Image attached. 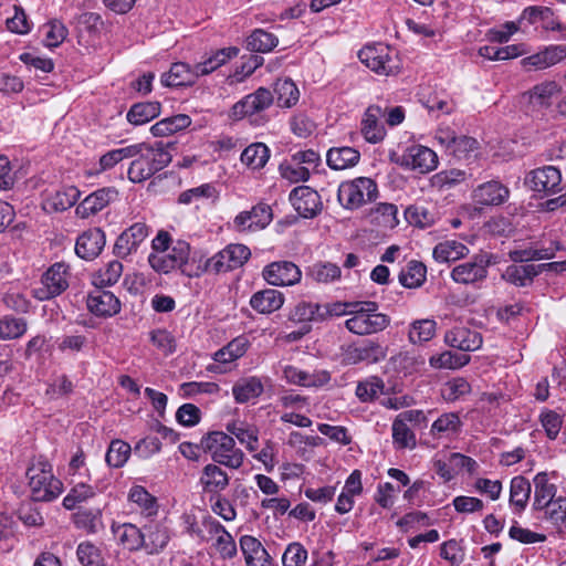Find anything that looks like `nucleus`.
Masks as SVG:
<instances>
[{"label": "nucleus", "mask_w": 566, "mask_h": 566, "mask_svg": "<svg viewBox=\"0 0 566 566\" xmlns=\"http://www.w3.org/2000/svg\"><path fill=\"white\" fill-rule=\"evenodd\" d=\"M427 277L426 265L417 260H411L401 269L398 280L399 283L407 289L420 287Z\"/></svg>", "instance_id": "c03bdc74"}, {"label": "nucleus", "mask_w": 566, "mask_h": 566, "mask_svg": "<svg viewBox=\"0 0 566 566\" xmlns=\"http://www.w3.org/2000/svg\"><path fill=\"white\" fill-rule=\"evenodd\" d=\"M201 448L211 453L216 463L238 469L243 463V452L235 448L234 439L221 431H212L201 438Z\"/></svg>", "instance_id": "423d86ee"}, {"label": "nucleus", "mask_w": 566, "mask_h": 566, "mask_svg": "<svg viewBox=\"0 0 566 566\" xmlns=\"http://www.w3.org/2000/svg\"><path fill=\"white\" fill-rule=\"evenodd\" d=\"M283 374L287 382L304 387L323 386L331 379L328 373L326 371H322L319 374H310L294 366H286L283 370Z\"/></svg>", "instance_id": "ea45409f"}, {"label": "nucleus", "mask_w": 566, "mask_h": 566, "mask_svg": "<svg viewBox=\"0 0 566 566\" xmlns=\"http://www.w3.org/2000/svg\"><path fill=\"white\" fill-rule=\"evenodd\" d=\"M360 153L349 146L332 147L326 154V163L333 170H344L358 164Z\"/></svg>", "instance_id": "c9c22d12"}, {"label": "nucleus", "mask_w": 566, "mask_h": 566, "mask_svg": "<svg viewBox=\"0 0 566 566\" xmlns=\"http://www.w3.org/2000/svg\"><path fill=\"white\" fill-rule=\"evenodd\" d=\"M279 171L283 179L293 184L307 181L311 177L310 168L295 164L292 157L280 164Z\"/></svg>", "instance_id": "338daca9"}, {"label": "nucleus", "mask_w": 566, "mask_h": 566, "mask_svg": "<svg viewBox=\"0 0 566 566\" xmlns=\"http://www.w3.org/2000/svg\"><path fill=\"white\" fill-rule=\"evenodd\" d=\"M385 358L381 346L370 339L352 344L343 348L342 360L345 365H357L360 363L373 364Z\"/></svg>", "instance_id": "dca6fc26"}, {"label": "nucleus", "mask_w": 566, "mask_h": 566, "mask_svg": "<svg viewBox=\"0 0 566 566\" xmlns=\"http://www.w3.org/2000/svg\"><path fill=\"white\" fill-rule=\"evenodd\" d=\"M105 243V232L101 228H91L77 237L75 253L83 260L92 261L102 253Z\"/></svg>", "instance_id": "aec40b11"}, {"label": "nucleus", "mask_w": 566, "mask_h": 566, "mask_svg": "<svg viewBox=\"0 0 566 566\" xmlns=\"http://www.w3.org/2000/svg\"><path fill=\"white\" fill-rule=\"evenodd\" d=\"M199 78L196 72V64L189 65L185 62L172 63L169 71L164 73L160 82L167 87L190 86Z\"/></svg>", "instance_id": "c85d7f7f"}, {"label": "nucleus", "mask_w": 566, "mask_h": 566, "mask_svg": "<svg viewBox=\"0 0 566 566\" xmlns=\"http://www.w3.org/2000/svg\"><path fill=\"white\" fill-rule=\"evenodd\" d=\"M128 501L136 505L137 511L145 518L151 520L158 514L159 503L157 497L142 485H133L129 489Z\"/></svg>", "instance_id": "473e14b6"}, {"label": "nucleus", "mask_w": 566, "mask_h": 566, "mask_svg": "<svg viewBox=\"0 0 566 566\" xmlns=\"http://www.w3.org/2000/svg\"><path fill=\"white\" fill-rule=\"evenodd\" d=\"M289 200L295 211L303 218H314L322 211L321 196L307 186L295 187L290 192Z\"/></svg>", "instance_id": "f3484780"}, {"label": "nucleus", "mask_w": 566, "mask_h": 566, "mask_svg": "<svg viewBox=\"0 0 566 566\" xmlns=\"http://www.w3.org/2000/svg\"><path fill=\"white\" fill-rule=\"evenodd\" d=\"M525 185L544 196L555 195L562 190L560 170L554 166L536 168L526 175Z\"/></svg>", "instance_id": "ddd939ff"}, {"label": "nucleus", "mask_w": 566, "mask_h": 566, "mask_svg": "<svg viewBox=\"0 0 566 566\" xmlns=\"http://www.w3.org/2000/svg\"><path fill=\"white\" fill-rule=\"evenodd\" d=\"M539 275L538 264H511L502 273V279L517 287L531 286Z\"/></svg>", "instance_id": "f704fd0d"}, {"label": "nucleus", "mask_w": 566, "mask_h": 566, "mask_svg": "<svg viewBox=\"0 0 566 566\" xmlns=\"http://www.w3.org/2000/svg\"><path fill=\"white\" fill-rule=\"evenodd\" d=\"M398 163L406 169L427 174L434 170L439 161L437 154L432 149L417 144L407 147Z\"/></svg>", "instance_id": "4468645a"}, {"label": "nucleus", "mask_w": 566, "mask_h": 566, "mask_svg": "<svg viewBox=\"0 0 566 566\" xmlns=\"http://www.w3.org/2000/svg\"><path fill=\"white\" fill-rule=\"evenodd\" d=\"M76 558L81 566H107L101 547L90 541L81 542L77 545Z\"/></svg>", "instance_id": "8fccbe9b"}, {"label": "nucleus", "mask_w": 566, "mask_h": 566, "mask_svg": "<svg viewBox=\"0 0 566 566\" xmlns=\"http://www.w3.org/2000/svg\"><path fill=\"white\" fill-rule=\"evenodd\" d=\"M382 117H385V111L379 105L367 107L360 123V132L366 142L378 144L385 138L386 128L381 122Z\"/></svg>", "instance_id": "4be33fe9"}, {"label": "nucleus", "mask_w": 566, "mask_h": 566, "mask_svg": "<svg viewBox=\"0 0 566 566\" xmlns=\"http://www.w3.org/2000/svg\"><path fill=\"white\" fill-rule=\"evenodd\" d=\"M262 276L272 286H293L300 283L302 271L291 261H275L264 266Z\"/></svg>", "instance_id": "2eb2a0df"}, {"label": "nucleus", "mask_w": 566, "mask_h": 566, "mask_svg": "<svg viewBox=\"0 0 566 566\" xmlns=\"http://www.w3.org/2000/svg\"><path fill=\"white\" fill-rule=\"evenodd\" d=\"M96 495V488L85 483H77L63 499L64 509L72 511L78 504L86 503Z\"/></svg>", "instance_id": "13d9d810"}, {"label": "nucleus", "mask_w": 566, "mask_h": 566, "mask_svg": "<svg viewBox=\"0 0 566 566\" xmlns=\"http://www.w3.org/2000/svg\"><path fill=\"white\" fill-rule=\"evenodd\" d=\"M284 294L274 289H264L252 294L250 306L259 314L270 315L284 304Z\"/></svg>", "instance_id": "c756f323"}, {"label": "nucleus", "mask_w": 566, "mask_h": 566, "mask_svg": "<svg viewBox=\"0 0 566 566\" xmlns=\"http://www.w3.org/2000/svg\"><path fill=\"white\" fill-rule=\"evenodd\" d=\"M160 114V103L142 102L134 104L127 112V120L135 125H144Z\"/></svg>", "instance_id": "de8ad7c7"}, {"label": "nucleus", "mask_w": 566, "mask_h": 566, "mask_svg": "<svg viewBox=\"0 0 566 566\" xmlns=\"http://www.w3.org/2000/svg\"><path fill=\"white\" fill-rule=\"evenodd\" d=\"M263 392V384L258 377H248L237 381L232 387V395L238 403H245L258 398Z\"/></svg>", "instance_id": "37998d69"}, {"label": "nucleus", "mask_w": 566, "mask_h": 566, "mask_svg": "<svg viewBox=\"0 0 566 566\" xmlns=\"http://www.w3.org/2000/svg\"><path fill=\"white\" fill-rule=\"evenodd\" d=\"M239 51L237 46L219 49L212 52L202 62L196 63V72H198L199 77L208 75L234 59L239 54Z\"/></svg>", "instance_id": "4c0bfd02"}, {"label": "nucleus", "mask_w": 566, "mask_h": 566, "mask_svg": "<svg viewBox=\"0 0 566 566\" xmlns=\"http://www.w3.org/2000/svg\"><path fill=\"white\" fill-rule=\"evenodd\" d=\"M270 158V149L263 143H253L245 147L240 156L241 163L251 170L262 169Z\"/></svg>", "instance_id": "a18cd8bd"}, {"label": "nucleus", "mask_w": 566, "mask_h": 566, "mask_svg": "<svg viewBox=\"0 0 566 566\" xmlns=\"http://www.w3.org/2000/svg\"><path fill=\"white\" fill-rule=\"evenodd\" d=\"M532 493V485L530 481L517 475L511 480L510 485V505L513 507L515 513H522L530 500Z\"/></svg>", "instance_id": "58836bf2"}, {"label": "nucleus", "mask_w": 566, "mask_h": 566, "mask_svg": "<svg viewBox=\"0 0 566 566\" xmlns=\"http://www.w3.org/2000/svg\"><path fill=\"white\" fill-rule=\"evenodd\" d=\"M378 196L377 184L368 177H358L343 181L337 191V199L343 208L355 210L373 202Z\"/></svg>", "instance_id": "6e6552de"}, {"label": "nucleus", "mask_w": 566, "mask_h": 566, "mask_svg": "<svg viewBox=\"0 0 566 566\" xmlns=\"http://www.w3.org/2000/svg\"><path fill=\"white\" fill-rule=\"evenodd\" d=\"M240 548L248 566H273V559L261 542L251 536L243 535L240 537Z\"/></svg>", "instance_id": "7c9ffc66"}, {"label": "nucleus", "mask_w": 566, "mask_h": 566, "mask_svg": "<svg viewBox=\"0 0 566 566\" xmlns=\"http://www.w3.org/2000/svg\"><path fill=\"white\" fill-rule=\"evenodd\" d=\"M321 304L307 301L298 302L290 313V321L296 323L322 322Z\"/></svg>", "instance_id": "052dcab7"}, {"label": "nucleus", "mask_w": 566, "mask_h": 566, "mask_svg": "<svg viewBox=\"0 0 566 566\" xmlns=\"http://www.w3.org/2000/svg\"><path fill=\"white\" fill-rule=\"evenodd\" d=\"M444 342L450 347L462 352H474L481 348L483 338L476 331L464 326H455L446 333Z\"/></svg>", "instance_id": "a878e982"}, {"label": "nucleus", "mask_w": 566, "mask_h": 566, "mask_svg": "<svg viewBox=\"0 0 566 566\" xmlns=\"http://www.w3.org/2000/svg\"><path fill=\"white\" fill-rule=\"evenodd\" d=\"M526 21L528 24L542 22L543 29L547 31H560V39L566 40V25L562 24L554 15V11L549 7L530 6L521 13V22Z\"/></svg>", "instance_id": "b1692460"}, {"label": "nucleus", "mask_w": 566, "mask_h": 566, "mask_svg": "<svg viewBox=\"0 0 566 566\" xmlns=\"http://www.w3.org/2000/svg\"><path fill=\"white\" fill-rule=\"evenodd\" d=\"M251 250L241 243H230L222 250L206 259L201 254L202 274L212 272L214 274L227 273L242 268L250 259Z\"/></svg>", "instance_id": "0eeeda50"}, {"label": "nucleus", "mask_w": 566, "mask_h": 566, "mask_svg": "<svg viewBox=\"0 0 566 566\" xmlns=\"http://www.w3.org/2000/svg\"><path fill=\"white\" fill-rule=\"evenodd\" d=\"M495 263L496 256L493 253L480 252L455 265L450 276L458 284L479 286L486 280L489 268Z\"/></svg>", "instance_id": "1a4fd4ad"}, {"label": "nucleus", "mask_w": 566, "mask_h": 566, "mask_svg": "<svg viewBox=\"0 0 566 566\" xmlns=\"http://www.w3.org/2000/svg\"><path fill=\"white\" fill-rule=\"evenodd\" d=\"M358 57L363 64L377 74L390 75L398 71V63L390 54V49L381 43L364 46Z\"/></svg>", "instance_id": "9b49d317"}, {"label": "nucleus", "mask_w": 566, "mask_h": 566, "mask_svg": "<svg viewBox=\"0 0 566 566\" xmlns=\"http://www.w3.org/2000/svg\"><path fill=\"white\" fill-rule=\"evenodd\" d=\"M70 268L64 262L52 264L42 275L40 285L32 290L39 301H48L61 295L69 287Z\"/></svg>", "instance_id": "9d476101"}, {"label": "nucleus", "mask_w": 566, "mask_h": 566, "mask_svg": "<svg viewBox=\"0 0 566 566\" xmlns=\"http://www.w3.org/2000/svg\"><path fill=\"white\" fill-rule=\"evenodd\" d=\"M149 233L150 228L146 223L135 222L117 237L113 247V254L118 259L126 260L137 252Z\"/></svg>", "instance_id": "f8f14e48"}, {"label": "nucleus", "mask_w": 566, "mask_h": 566, "mask_svg": "<svg viewBox=\"0 0 566 566\" xmlns=\"http://www.w3.org/2000/svg\"><path fill=\"white\" fill-rule=\"evenodd\" d=\"M203 491L207 493H218L224 490L229 484L228 474L216 464H207L203 468L200 478Z\"/></svg>", "instance_id": "79ce46f5"}, {"label": "nucleus", "mask_w": 566, "mask_h": 566, "mask_svg": "<svg viewBox=\"0 0 566 566\" xmlns=\"http://www.w3.org/2000/svg\"><path fill=\"white\" fill-rule=\"evenodd\" d=\"M132 450L133 449L129 443L119 439H115L108 446L105 461L112 468H122L127 462Z\"/></svg>", "instance_id": "bf43d9fd"}, {"label": "nucleus", "mask_w": 566, "mask_h": 566, "mask_svg": "<svg viewBox=\"0 0 566 566\" xmlns=\"http://www.w3.org/2000/svg\"><path fill=\"white\" fill-rule=\"evenodd\" d=\"M112 533L119 545L130 552L139 551L145 545L143 530L132 523L117 524L111 526Z\"/></svg>", "instance_id": "2f4dec72"}, {"label": "nucleus", "mask_w": 566, "mask_h": 566, "mask_svg": "<svg viewBox=\"0 0 566 566\" xmlns=\"http://www.w3.org/2000/svg\"><path fill=\"white\" fill-rule=\"evenodd\" d=\"M472 197L480 206H501L509 200L510 189L500 180H490L479 185L473 190Z\"/></svg>", "instance_id": "412c9836"}, {"label": "nucleus", "mask_w": 566, "mask_h": 566, "mask_svg": "<svg viewBox=\"0 0 566 566\" xmlns=\"http://www.w3.org/2000/svg\"><path fill=\"white\" fill-rule=\"evenodd\" d=\"M148 263L157 273L168 274L179 270L182 275L190 279L202 275L201 253H191L190 244L184 240L176 241L165 253H150Z\"/></svg>", "instance_id": "f03ea898"}, {"label": "nucleus", "mask_w": 566, "mask_h": 566, "mask_svg": "<svg viewBox=\"0 0 566 566\" xmlns=\"http://www.w3.org/2000/svg\"><path fill=\"white\" fill-rule=\"evenodd\" d=\"M390 324V317L378 311L376 302H352L350 317L345 321L346 328L356 335H370L384 331Z\"/></svg>", "instance_id": "20e7f679"}, {"label": "nucleus", "mask_w": 566, "mask_h": 566, "mask_svg": "<svg viewBox=\"0 0 566 566\" xmlns=\"http://www.w3.org/2000/svg\"><path fill=\"white\" fill-rule=\"evenodd\" d=\"M308 277L317 283H333L340 277V268L331 262H316L308 268Z\"/></svg>", "instance_id": "6e6d98bb"}, {"label": "nucleus", "mask_w": 566, "mask_h": 566, "mask_svg": "<svg viewBox=\"0 0 566 566\" xmlns=\"http://www.w3.org/2000/svg\"><path fill=\"white\" fill-rule=\"evenodd\" d=\"M308 558L307 549L303 544L298 542L290 543L283 555H282V565L283 566H304Z\"/></svg>", "instance_id": "774afa93"}, {"label": "nucleus", "mask_w": 566, "mask_h": 566, "mask_svg": "<svg viewBox=\"0 0 566 566\" xmlns=\"http://www.w3.org/2000/svg\"><path fill=\"white\" fill-rule=\"evenodd\" d=\"M87 308L99 317L114 316L120 311V302L112 292L96 289L88 294Z\"/></svg>", "instance_id": "cd10ccee"}, {"label": "nucleus", "mask_w": 566, "mask_h": 566, "mask_svg": "<svg viewBox=\"0 0 566 566\" xmlns=\"http://www.w3.org/2000/svg\"><path fill=\"white\" fill-rule=\"evenodd\" d=\"M274 103V94L268 88L260 86L254 92L243 96L230 111V118L240 120L248 118L250 124L255 127L264 126L270 117L265 114Z\"/></svg>", "instance_id": "7ed1b4c3"}, {"label": "nucleus", "mask_w": 566, "mask_h": 566, "mask_svg": "<svg viewBox=\"0 0 566 566\" xmlns=\"http://www.w3.org/2000/svg\"><path fill=\"white\" fill-rule=\"evenodd\" d=\"M81 197V191L75 186H60L46 193L44 209L51 212H63L72 208Z\"/></svg>", "instance_id": "bb28decb"}, {"label": "nucleus", "mask_w": 566, "mask_h": 566, "mask_svg": "<svg viewBox=\"0 0 566 566\" xmlns=\"http://www.w3.org/2000/svg\"><path fill=\"white\" fill-rule=\"evenodd\" d=\"M40 33L46 48H57L66 39L69 31L62 21L53 19L40 28Z\"/></svg>", "instance_id": "5fc2aeb1"}, {"label": "nucleus", "mask_w": 566, "mask_h": 566, "mask_svg": "<svg viewBox=\"0 0 566 566\" xmlns=\"http://www.w3.org/2000/svg\"><path fill=\"white\" fill-rule=\"evenodd\" d=\"M123 273V264L119 260L107 262L94 276L93 283L97 287L112 286L118 282Z\"/></svg>", "instance_id": "e2e57ef3"}, {"label": "nucleus", "mask_w": 566, "mask_h": 566, "mask_svg": "<svg viewBox=\"0 0 566 566\" xmlns=\"http://www.w3.org/2000/svg\"><path fill=\"white\" fill-rule=\"evenodd\" d=\"M392 443L396 450H412L417 446L415 432L401 419L395 418L392 426Z\"/></svg>", "instance_id": "864d4df0"}, {"label": "nucleus", "mask_w": 566, "mask_h": 566, "mask_svg": "<svg viewBox=\"0 0 566 566\" xmlns=\"http://www.w3.org/2000/svg\"><path fill=\"white\" fill-rule=\"evenodd\" d=\"M27 332V321L23 317L3 316L0 319V339H15Z\"/></svg>", "instance_id": "69168bd1"}, {"label": "nucleus", "mask_w": 566, "mask_h": 566, "mask_svg": "<svg viewBox=\"0 0 566 566\" xmlns=\"http://www.w3.org/2000/svg\"><path fill=\"white\" fill-rule=\"evenodd\" d=\"M462 421L457 412L442 413L430 428L434 438H452L460 433Z\"/></svg>", "instance_id": "a19ab883"}, {"label": "nucleus", "mask_w": 566, "mask_h": 566, "mask_svg": "<svg viewBox=\"0 0 566 566\" xmlns=\"http://www.w3.org/2000/svg\"><path fill=\"white\" fill-rule=\"evenodd\" d=\"M274 97L276 96L280 107L290 108L294 106L300 98V92L295 83L291 78L277 80L273 88Z\"/></svg>", "instance_id": "3c124183"}, {"label": "nucleus", "mask_w": 566, "mask_h": 566, "mask_svg": "<svg viewBox=\"0 0 566 566\" xmlns=\"http://www.w3.org/2000/svg\"><path fill=\"white\" fill-rule=\"evenodd\" d=\"M384 390L385 384L382 379L377 376H371L357 384L355 394L361 402H371L376 400L379 395L384 394Z\"/></svg>", "instance_id": "4d7b16f0"}, {"label": "nucleus", "mask_w": 566, "mask_h": 566, "mask_svg": "<svg viewBox=\"0 0 566 566\" xmlns=\"http://www.w3.org/2000/svg\"><path fill=\"white\" fill-rule=\"evenodd\" d=\"M175 140H158L154 144L139 143L130 145L136 149L127 170V178L133 184H140L167 167L176 150Z\"/></svg>", "instance_id": "f257e3e1"}, {"label": "nucleus", "mask_w": 566, "mask_h": 566, "mask_svg": "<svg viewBox=\"0 0 566 566\" xmlns=\"http://www.w3.org/2000/svg\"><path fill=\"white\" fill-rule=\"evenodd\" d=\"M143 535L145 537L143 548L148 554L163 552L171 538V532L166 518L161 521L149 520V522L143 526Z\"/></svg>", "instance_id": "6ab92c4d"}, {"label": "nucleus", "mask_w": 566, "mask_h": 566, "mask_svg": "<svg viewBox=\"0 0 566 566\" xmlns=\"http://www.w3.org/2000/svg\"><path fill=\"white\" fill-rule=\"evenodd\" d=\"M534 484V502L533 510L542 511L548 504L554 502L557 497V486L549 482L548 473L539 472L533 479Z\"/></svg>", "instance_id": "72a5a7b5"}, {"label": "nucleus", "mask_w": 566, "mask_h": 566, "mask_svg": "<svg viewBox=\"0 0 566 566\" xmlns=\"http://www.w3.org/2000/svg\"><path fill=\"white\" fill-rule=\"evenodd\" d=\"M437 323L433 319L423 318L413 321L410 325L408 338L412 344L429 342L436 334Z\"/></svg>", "instance_id": "680f3d73"}, {"label": "nucleus", "mask_w": 566, "mask_h": 566, "mask_svg": "<svg viewBox=\"0 0 566 566\" xmlns=\"http://www.w3.org/2000/svg\"><path fill=\"white\" fill-rule=\"evenodd\" d=\"M273 219L272 209L269 205L260 202L251 210L242 211L234 218V226L239 230L264 229Z\"/></svg>", "instance_id": "5701e85b"}, {"label": "nucleus", "mask_w": 566, "mask_h": 566, "mask_svg": "<svg viewBox=\"0 0 566 566\" xmlns=\"http://www.w3.org/2000/svg\"><path fill=\"white\" fill-rule=\"evenodd\" d=\"M191 124V118L186 114H178L171 117H166L150 128V132L156 137L169 136L177 132L184 130Z\"/></svg>", "instance_id": "09e8293b"}, {"label": "nucleus", "mask_w": 566, "mask_h": 566, "mask_svg": "<svg viewBox=\"0 0 566 566\" xmlns=\"http://www.w3.org/2000/svg\"><path fill=\"white\" fill-rule=\"evenodd\" d=\"M279 44V38L263 29H255L247 38V48L252 52L268 53Z\"/></svg>", "instance_id": "603ef678"}, {"label": "nucleus", "mask_w": 566, "mask_h": 566, "mask_svg": "<svg viewBox=\"0 0 566 566\" xmlns=\"http://www.w3.org/2000/svg\"><path fill=\"white\" fill-rule=\"evenodd\" d=\"M467 172L461 169L451 168L439 171L431 177L432 187L439 190H449L464 181Z\"/></svg>", "instance_id": "0e129e2a"}, {"label": "nucleus", "mask_w": 566, "mask_h": 566, "mask_svg": "<svg viewBox=\"0 0 566 566\" xmlns=\"http://www.w3.org/2000/svg\"><path fill=\"white\" fill-rule=\"evenodd\" d=\"M560 91L559 85L554 81L543 82L535 85L530 92V105L533 109H547L552 106L553 97Z\"/></svg>", "instance_id": "e433bc0d"}, {"label": "nucleus", "mask_w": 566, "mask_h": 566, "mask_svg": "<svg viewBox=\"0 0 566 566\" xmlns=\"http://www.w3.org/2000/svg\"><path fill=\"white\" fill-rule=\"evenodd\" d=\"M565 248L559 241L552 240L546 247L536 243L533 247L526 249H514L509 252V258L514 264L525 263L530 261L547 260L555 256L556 252L564 250Z\"/></svg>", "instance_id": "393cba45"}, {"label": "nucleus", "mask_w": 566, "mask_h": 566, "mask_svg": "<svg viewBox=\"0 0 566 566\" xmlns=\"http://www.w3.org/2000/svg\"><path fill=\"white\" fill-rule=\"evenodd\" d=\"M469 253V248L457 240H446L433 249V258L438 262H453Z\"/></svg>", "instance_id": "49530a36"}, {"label": "nucleus", "mask_w": 566, "mask_h": 566, "mask_svg": "<svg viewBox=\"0 0 566 566\" xmlns=\"http://www.w3.org/2000/svg\"><path fill=\"white\" fill-rule=\"evenodd\" d=\"M27 478L33 502H52L63 492V483L54 476L48 461L32 463L27 470Z\"/></svg>", "instance_id": "39448f33"}, {"label": "nucleus", "mask_w": 566, "mask_h": 566, "mask_svg": "<svg viewBox=\"0 0 566 566\" xmlns=\"http://www.w3.org/2000/svg\"><path fill=\"white\" fill-rule=\"evenodd\" d=\"M118 198L115 187L99 188L86 196L76 207L75 213L82 219L95 216Z\"/></svg>", "instance_id": "a211bd4d"}]
</instances>
